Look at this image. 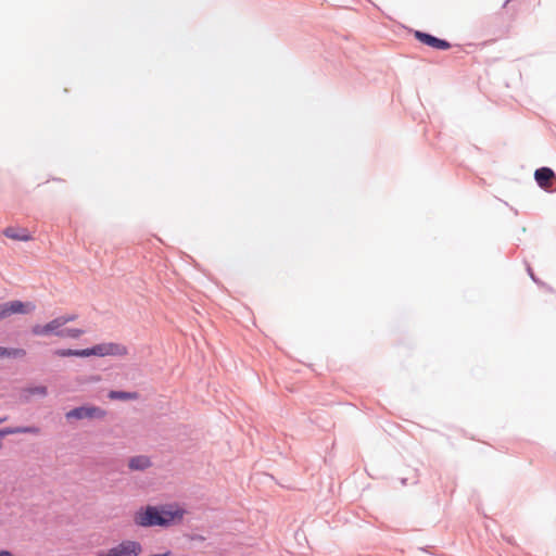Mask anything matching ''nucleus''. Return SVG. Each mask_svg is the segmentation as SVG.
<instances>
[{"instance_id":"obj_6","label":"nucleus","mask_w":556,"mask_h":556,"mask_svg":"<svg viewBox=\"0 0 556 556\" xmlns=\"http://www.w3.org/2000/svg\"><path fill=\"white\" fill-rule=\"evenodd\" d=\"M106 415L105 410L98 406H80L65 414L67 419H101Z\"/></svg>"},{"instance_id":"obj_4","label":"nucleus","mask_w":556,"mask_h":556,"mask_svg":"<svg viewBox=\"0 0 556 556\" xmlns=\"http://www.w3.org/2000/svg\"><path fill=\"white\" fill-rule=\"evenodd\" d=\"M159 507V516L165 520V523H161V527H169L181 522L185 516V509L175 504L162 505Z\"/></svg>"},{"instance_id":"obj_3","label":"nucleus","mask_w":556,"mask_h":556,"mask_svg":"<svg viewBox=\"0 0 556 556\" xmlns=\"http://www.w3.org/2000/svg\"><path fill=\"white\" fill-rule=\"evenodd\" d=\"M134 522L137 526L148 528L155 526L161 527V523H165L166 521L160 518L157 506H147L135 513Z\"/></svg>"},{"instance_id":"obj_20","label":"nucleus","mask_w":556,"mask_h":556,"mask_svg":"<svg viewBox=\"0 0 556 556\" xmlns=\"http://www.w3.org/2000/svg\"><path fill=\"white\" fill-rule=\"evenodd\" d=\"M7 419H8V417H7V416H5V417H0V424H2V422H4V421H7Z\"/></svg>"},{"instance_id":"obj_14","label":"nucleus","mask_w":556,"mask_h":556,"mask_svg":"<svg viewBox=\"0 0 556 556\" xmlns=\"http://www.w3.org/2000/svg\"><path fill=\"white\" fill-rule=\"evenodd\" d=\"M85 333V330L78 328H64L61 338L78 339Z\"/></svg>"},{"instance_id":"obj_8","label":"nucleus","mask_w":556,"mask_h":556,"mask_svg":"<svg viewBox=\"0 0 556 556\" xmlns=\"http://www.w3.org/2000/svg\"><path fill=\"white\" fill-rule=\"evenodd\" d=\"M4 318L13 314H28L35 309V305L31 302H22L18 300L11 301L8 303L0 304Z\"/></svg>"},{"instance_id":"obj_18","label":"nucleus","mask_w":556,"mask_h":556,"mask_svg":"<svg viewBox=\"0 0 556 556\" xmlns=\"http://www.w3.org/2000/svg\"><path fill=\"white\" fill-rule=\"evenodd\" d=\"M0 556H14V555L9 551H0Z\"/></svg>"},{"instance_id":"obj_12","label":"nucleus","mask_w":556,"mask_h":556,"mask_svg":"<svg viewBox=\"0 0 556 556\" xmlns=\"http://www.w3.org/2000/svg\"><path fill=\"white\" fill-rule=\"evenodd\" d=\"M151 466L150 458L146 455L134 456L128 462L131 470H144Z\"/></svg>"},{"instance_id":"obj_5","label":"nucleus","mask_w":556,"mask_h":556,"mask_svg":"<svg viewBox=\"0 0 556 556\" xmlns=\"http://www.w3.org/2000/svg\"><path fill=\"white\" fill-rule=\"evenodd\" d=\"M63 327L64 320L60 319V317H55L45 325H34L31 327V333L37 337L55 336L61 338Z\"/></svg>"},{"instance_id":"obj_13","label":"nucleus","mask_w":556,"mask_h":556,"mask_svg":"<svg viewBox=\"0 0 556 556\" xmlns=\"http://www.w3.org/2000/svg\"><path fill=\"white\" fill-rule=\"evenodd\" d=\"M26 355V351L24 349H9L4 346H0V358L12 357V358H22Z\"/></svg>"},{"instance_id":"obj_2","label":"nucleus","mask_w":556,"mask_h":556,"mask_svg":"<svg viewBox=\"0 0 556 556\" xmlns=\"http://www.w3.org/2000/svg\"><path fill=\"white\" fill-rule=\"evenodd\" d=\"M142 554V545L135 540H123L118 544L102 549L97 553V556H140Z\"/></svg>"},{"instance_id":"obj_19","label":"nucleus","mask_w":556,"mask_h":556,"mask_svg":"<svg viewBox=\"0 0 556 556\" xmlns=\"http://www.w3.org/2000/svg\"><path fill=\"white\" fill-rule=\"evenodd\" d=\"M4 319L2 308L0 307V320Z\"/></svg>"},{"instance_id":"obj_7","label":"nucleus","mask_w":556,"mask_h":556,"mask_svg":"<svg viewBox=\"0 0 556 556\" xmlns=\"http://www.w3.org/2000/svg\"><path fill=\"white\" fill-rule=\"evenodd\" d=\"M538 185L547 192L556 190V176L549 167H541L534 172Z\"/></svg>"},{"instance_id":"obj_1","label":"nucleus","mask_w":556,"mask_h":556,"mask_svg":"<svg viewBox=\"0 0 556 556\" xmlns=\"http://www.w3.org/2000/svg\"><path fill=\"white\" fill-rule=\"evenodd\" d=\"M127 354V349L124 345L117 343H101L89 349L72 350V349H59L54 351V355L60 357H89V356H108L117 355L124 356Z\"/></svg>"},{"instance_id":"obj_9","label":"nucleus","mask_w":556,"mask_h":556,"mask_svg":"<svg viewBox=\"0 0 556 556\" xmlns=\"http://www.w3.org/2000/svg\"><path fill=\"white\" fill-rule=\"evenodd\" d=\"M415 37L424 45H427L437 50H447L451 48L450 42H447L446 40L437 38L430 34H426V33L417 30V31H415Z\"/></svg>"},{"instance_id":"obj_17","label":"nucleus","mask_w":556,"mask_h":556,"mask_svg":"<svg viewBox=\"0 0 556 556\" xmlns=\"http://www.w3.org/2000/svg\"><path fill=\"white\" fill-rule=\"evenodd\" d=\"M60 319H63L64 320V326L71 321H74L76 318H77V315L76 314H67V315H63V316H59Z\"/></svg>"},{"instance_id":"obj_16","label":"nucleus","mask_w":556,"mask_h":556,"mask_svg":"<svg viewBox=\"0 0 556 556\" xmlns=\"http://www.w3.org/2000/svg\"><path fill=\"white\" fill-rule=\"evenodd\" d=\"M109 397L111 400H132L136 399V394L129 392L111 391L109 393Z\"/></svg>"},{"instance_id":"obj_10","label":"nucleus","mask_w":556,"mask_h":556,"mask_svg":"<svg viewBox=\"0 0 556 556\" xmlns=\"http://www.w3.org/2000/svg\"><path fill=\"white\" fill-rule=\"evenodd\" d=\"M17 433H31L38 434L39 428L29 426V427H8L0 429V448L2 447V439L5 435L17 434Z\"/></svg>"},{"instance_id":"obj_15","label":"nucleus","mask_w":556,"mask_h":556,"mask_svg":"<svg viewBox=\"0 0 556 556\" xmlns=\"http://www.w3.org/2000/svg\"><path fill=\"white\" fill-rule=\"evenodd\" d=\"M25 393H26L27 397H30L33 395L46 396L48 393V390H47V387H45V386H37V387L27 388L25 390Z\"/></svg>"},{"instance_id":"obj_11","label":"nucleus","mask_w":556,"mask_h":556,"mask_svg":"<svg viewBox=\"0 0 556 556\" xmlns=\"http://www.w3.org/2000/svg\"><path fill=\"white\" fill-rule=\"evenodd\" d=\"M3 235L7 238L17 240V241H28L30 240V235L26 229H16L13 227H8L3 230Z\"/></svg>"}]
</instances>
